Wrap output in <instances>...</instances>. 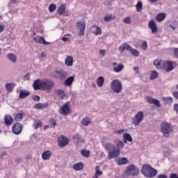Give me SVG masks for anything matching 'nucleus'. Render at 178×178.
<instances>
[{
	"instance_id": "f257e3e1",
	"label": "nucleus",
	"mask_w": 178,
	"mask_h": 178,
	"mask_svg": "<svg viewBox=\"0 0 178 178\" xmlns=\"http://www.w3.org/2000/svg\"><path fill=\"white\" fill-rule=\"evenodd\" d=\"M115 144L117 146L112 143H106L105 145V148L108 152V159H112V158H118L120 154V148L124 147V144L122 140H115Z\"/></svg>"
},
{
	"instance_id": "f03ea898",
	"label": "nucleus",
	"mask_w": 178,
	"mask_h": 178,
	"mask_svg": "<svg viewBox=\"0 0 178 178\" xmlns=\"http://www.w3.org/2000/svg\"><path fill=\"white\" fill-rule=\"evenodd\" d=\"M142 173L146 177H155L158 175V170L153 168L150 165L144 164L142 168Z\"/></svg>"
},
{
	"instance_id": "7ed1b4c3",
	"label": "nucleus",
	"mask_w": 178,
	"mask_h": 178,
	"mask_svg": "<svg viewBox=\"0 0 178 178\" xmlns=\"http://www.w3.org/2000/svg\"><path fill=\"white\" fill-rule=\"evenodd\" d=\"M161 131L163 137H170V133L173 131V127L172 125L166 122H163L161 124Z\"/></svg>"
},
{
	"instance_id": "20e7f679",
	"label": "nucleus",
	"mask_w": 178,
	"mask_h": 178,
	"mask_svg": "<svg viewBox=\"0 0 178 178\" xmlns=\"http://www.w3.org/2000/svg\"><path fill=\"white\" fill-rule=\"evenodd\" d=\"M42 90L49 92L54 87H55V82L51 79H43L42 80Z\"/></svg>"
},
{
	"instance_id": "39448f33",
	"label": "nucleus",
	"mask_w": 178,
	"mask_h": 178,
	"mask_svg": "<svg viewBox=\"0 0 178 178\" xmlns=\"http://www.w3.org/2000/svg\"><path fill=\"white\" fill-rule=\"evenodd\" d=\"M111 87L112 91H113V92H115V94H119L123 88V86H122V82L118 79L113 80L111 82Z\"/></svg>"
},
{
	"instance_id": "423d86ee",
	"label": "nucleus",
	"mask_w": 178,
	"mask_h": 178,
	"mask_svg": "<svg viewBox=\"0 0 178 178\" xmlns=\"http://www.w3.org/2000/svg\"><path fill=\"white\" fill-rule=\"evenodd\" d=\"M140 170L136 165L131 164V165L127 168L125 170V174L127 176H138Z\"/></svg>"
},
{
	"instance_id": "0eeeda50",
	"label": "nucleus",
	"mask_w": 178,
	"mask_h": 178,
	"mask_svg": "<svg viewBox=\"0 0 178 178\" xmlns=\"http://www.w3.org/2000/svg\"><path fill=\"white\" fill-rule=\"evenodd\" d=\"M144 119V113L143 111H139L136 113V116L132 119V124L135 127L138 126Z\"/></svg>"
},
{
	"instance_id": "6e6552de",
	"label": "nucleus",
	"mask_w": 178,
	"mask_h": 178,
	"mask_svg": "<svg viewBox=\"0 0 178 178\" xmlns=\"http://www.w3.org/2000/svg\"><path fill=\"white\" fill-rule=\"evenodd\" d=\"M58 113L62 115V116H67L70 113V106H69V103H65L60 107L58 110Z\"/></svg>"
},
{
	"instance_id": "1a4fd4ad",
	"label": "nucleus",
	"mask_w": 178,
	"mask_h": 178,
	"mask_svg": "<svg viewBox=\"0 0 178 178\" xmlns=\"http://www.w3.org/2000/svg\"><path fill=\"white\" fill-rule=\"evenodd\" d=\"M58 145L59 147H61L62 148L66 147V145H67V144H69V139H67V138L61 136L58 138Z\"/></svg>"
},
{
	"instance_id": "9d476101",
	"label": "nucleus",
	"mask_w": 178,
	"mask_h": 178,
	"mask_svg": "<svg viewBox=\"0 0 178 178\" xmlns=\"http://www.w3.org/2000/svg\"><path fill=\"white\" fill-rule=\"evenodd\" d=\"M77 29L79 30V35H84V31L86 30V23L81 21L76 23Z\"/></svg>"
},
{
	"instance_id": "9b49d317",
	"label": "nucleus",
	"mask_w": 178,
	"mask_h": 178,
	"mask_svg": "<svg viewBox=\"0 0 178 178\" xmlns=\"http://www.w3.org/2000/svg\"><path fill=\"white\" fill-rule=\"evenodd\" d=\"M163 69L165 70V72H172L173 70V64L170 61H162Z\"/></svg>"
},
{
	"instance_id": "f8f14e48",
	"label": "nucleus",
	"mask_w": 178,
	"mask_h": 178,
	"mask_svg": "<svg viewBox=\"0 0 178 178\" xmlns=\"http://www.w3.org/2000/svg\"><path fill=\"white\" fill-rule=\"evenodd\" d=\"M12 131L14 134L19 135L22 133V125L20 123L17 122L13 124Z\"/></svg>"
},
{
	"instance_id": "ddd939ff",
	"label": "nucleus",
	"mask_w": 178,
	"mask_h": 178,
	"mask_svg": "<svg viewBox=\"0 0 178 178\" xmlns=\"http://www.w3.org/2000/svg\"><path fill=\"white\" fill-rule=\"evenodd\" d=\"M148 27L152 31V34H155L156 31H158V26L156 25V22L154 20H150L148 23Z\"/></svg>"
},
{
	"instance_id": "4468645a",
	"label": "nucleus",
	"mask_w": 178,
	"mask_h": 178,
	"mask_svg": "<svg viewBox=\"0 0 178 178\" xmlns=\"http://www.w3.org/2000/svg\"><path fill=\"white\" fill-rule=\"evenodd\" d=\"M146 101L148 104H152L158 108L161 107V102H159V100L156 99H154L152 97H146Z\"/></svg>"
},
{
	"instance_id": "2eb2a0df",
	"label": "nucleus",
	"mask_w": 178,
	"mask_h": 178,
	"mask_svg": "<svg viewBox=\"0 0 178 178\" xmlns=\"http://www.w3.org/2000/svg\"><path fill=\"white\" fill-rule=\"evenodd\" d=\"M113 67L115 73H120V72H122L123 69H124V65H123V64L118 65V63H113Z\"/></svg>"
},
{
	"instance_id": "dca6fc26",
	"label": "nucleus",
	"mask_w": 178,
	"mask_h": 178,
	"mask_svg": "<svg viewBox=\"0 0 178 178\" xmlns=\"http://www.w3.org/2000/svg\"><path fill=\"white\" fill-rule=\"evenodd\" d=\"M92 33L95 34V35H99L102 34V29L101 27L97 26V25H92L91 26Z\"/></svg>"
},
{
	"instance_id": "f3484780",
	"label": "nucleus",
	"mask_w": 178,
	"mask_h": 178,
	"mask_svg": "<svg viewBox=\"0 0 178 178\" xmlns=\"http://www.w3.org/2000/svg\"><path fill=\"white\" fill-rule=\"evenodd\" d=\"M42 81L40 80V79H36L34 81L33 83V89L37 90H42Z\"/></svg>"
},
{
	"instance_id": "a211bd4d",
	"label": "nucleus",
	"mask_w": 178,
	"mask_h": 178,
	"mask_svg": "<svg viewBox=\"0 0 178 178\" xmlns=\"http://www.w3.org/2000/svg\"><path fill=\"white\" fill-rule=\"evenodd\" d=\"M34 41L38 44H43V45H49V42L45 41V39L41 36H36L34 38Z\"/></svg>"
},
{
	"instance_id": "6ab92c4d",
	"label": "nucleus",
	"mask_w": 178,
	"mask_h": 178,
	"mask_svg": "<svg viewBox=\"0 0 178 178\" xmlns=\"http://www.w3.org/2000/svg\"><path fill=\"white\" fill-rule=\"evenodd\" d=\"M55 93L56 94V95H58V97H60V98L61 99H65V98H66V97H67L66 95V92L65 90H63V89L56 90Z\"/></svg>"
},
{
	"instance_id": "aec40b11",
	"label": "nucleus",
	"mask_w": 178,
	"mask_h": 178,
	"mask_svg": "<svg viewBox=\"0 0 178 178\" xmlns=\"http://www.w3.org/2000/svg\"><path fill=\"white\" fill-rule=\"evenodd\" d=\"M15 87H16V83H7L5 85V88L8 92H12Z\"/></svg>"
},
{
	"instance_id": "412c9836",
	"label": "nucleus",
	"mask_w": 178,
	"mask_h": 178,
	"mask_svg": "<svg viewBox=\"0 0 178 178\" xmlns=\"http://www.w3.org/2000/svg\"><path fill=\"white\" fill-rule=\"evenodd\" d=\"M126 49L127 51H130V49H131V47L127 44V43H124L118 48V51H120V52H124Z\"/></svg>"
},
{
	"instance_id": "4be33fe9",
	"label": "nucleus",
	"mask_w": 178,
	"mask_h": 178,
	"mask_svg": "<svg viewBox=\"0 0 178 178\" xmlns=\"http://www.w3.org/2000/svg\"><path fill=\"white\" fill-rule=\"evenodd\" d=\"M52 155V152L47 150L46 152H44L42 154V158L44 159V161H48L51 158Z\"/></svg>"
},
{
	"instance_id": "5701e85b",
	"label": "nucleus",
	"mask_w": 178,
	"mask_h": 178,
	"mask_svg": "<svg viewBox=\"0 0 178 178\" xmlns=\"http://www.w3.org/2000/svg\"><path fill=\"white\" fill-rule=\"evenodd\" d=\"M4 123H6L7 126H11V124L13 123V118L12 116L6 115L4 118Z\"/></svg>"
},
{
	"instance_id": "b1692460",
	"label": "nucleus",
	"mask_w": 178,
	"mask_h": 178,
	"mask_svg": "<svg viewBox=\"0 0 178 178\" xmlns=\"http://www.w3.org/2000/svg\"><path fill=\"white\" fill-rule=\"evenodd\" d=\"M118 165H126L129 162V160L126 157L118 158L116 159Z\"/></svg>"
},
{
	"instance_id": "393cba45",
	"label": "nucleus",
	"mask_w": 178,
	"mask_h": 178,
	"mask_svg": "<svg viewBox=\"0 0 178 178\" xmlns=\"http://www.w3.org/2000/svg\"><path fill=\"white\" fill-rule=\"evenodd\" d=\"M56 74L59 76V78L61 80H65L67 77V72L60 70V71H56Z\"/></svg>"
},
{
	"instance_id": "a878e982",
	"label": "nucleus",
	"mask_w": 178,
	"mask_h": 178,
	"mask_svg": "<svg viewBox=\"0 0 178 178\" xmlns=\"http://www.w3.org/2000/svg\"><path fill=\"white\" fill-rule=\"evenodd\" d=\"M165 18H166V14L161 13L156 15V20H157V22L161 23V22H163V20H165Z\"/></svg>"
},
{
	"instance_id": "bb28decb",
	"label": "nucleus",
	"mask_w": 178,
	"mask_h": 178,
	"mask_svg": "<svg viewBox=\"0 0 178 178\" xmlns=\"http://www.w3.org/2000/svg\"><path fill=\"white\" fill-rule=\"evenodd\" d=\"M123 140L124 144H127V141L131 143V141H133V138H131V136H130L129 134L125 133L123 134Z\"/></svg>"
},
{
	"instance_id": "cd10ccee",
	"label": "nucleus",
	"mask_w": 178,
	"mask_h": 178,
	"mask_svg": "<svg viewBox=\"0 0 178 178\" xmlns=\"http://www.w3.org/2000/svg\"><path fill=\"white\" fill-rule=\"evenodd\" d=\"M90 123H91V119H90V118L88 117H86L82 119V120L81 121V124H82V126H89Z\"/></svg>"
},
{
	"instance_id": "c85d7f7f",
	"label": "nucleus",
	"mask_w": 178,
	"mask_h": 178,
	"mask_svg": "<svg viewBox=\"0 0 178 178\" xmlns=\"http://www.w3.org/2000/svg\"><path fill=\"white\" fill-rule=\"evenodd\" d=\"M65 64L68 67L73 66V57L70 56H67L65 58Z\"/></svg>"
},
{
	"instance_id": "c756f323",
	"label": "nucleus",
	"mask_w": 178,
	"mask_h": 178,
	"mask_svg": "<svg viewBox=\"0 0 178 178\" xmlns=\"http://www.w3.org/2000/svg\"><path fill=\"white\" fill-rule=\"evenodd\" d=\"M48 106L47 103H38L34 106L35 109H45Z\"/></svg>"
},
{
	"instance_id": "7c9ffc66",
	"label": "nucleus",
	"mask_w": 178,
	"mask_h": 178,
	"mask_svg": "<svg viewBox=\"0 0 178 178\" xmlns=\"http://www.w3.org/2000/svg\"><path fill=\"white\" fill-rule=\"evenodd\" d=\"M83 168H84V164H83V163L81 162L77 163L74 164L73 166V169H74V170H83Z\"/></svg>"
},
{
	"instance_id": "2f4dec72",
	"label": "nucleus",
	"mask_w": 178,
	"mask_h": 178,
	"mask_svg": "<svg viewBox=\"0 0 178 178\" xmlns=\"http://www.w3.org/2000/svg\"><path fill=\"white\" fill-rule=\"evenodd\" d=\"M7 58H8L9 60L13 62V63H16V60H17V57L13 54H8Z\"/></svg>"
},
{
	"instance_id": "473e14b6",
	"label": "nucleus",
	"mask_w": 178,
	"mask_h": 178,
	"mask_svg": "<svg viewBox=\"0 0 178 178\" xmlns=\"http://www.w3.org/2000/svg\"><path fill=\"white\" fill-rule=\"evenodd\" d=\"M65 10H66V5L62 4L58 7L57 13H58V15H63V13H65Z\"/></svg>"
},
{
	"instance_id": "72a5a7b5",
	"label": "nucleus",
	"mask_w": 178,
	"mask_h": 178,
	"mask_svg": "<svg viewBox=\"0 0 178 178\" xmlns=\"http://www.w3.org/2000/svg\"><path fill=\"white\" fill-rule=\"evenodd\" d=\"M23 119V114L22 113H15L14 114V120L15 122H22Z\"/></svg>"
},
{
	"instance_id": "f704fd0d",
	"label": "nucleus",
	"mask_w": 178,
	"mask_h": 178,
	"mask_svg": "<svg viewBox=\"0 0 178 178\" xmlns=\"http://www.w3.org/2000/svg\"><path fill=\"white\" fill-rule=\"evenodd\" d=\"M74 81V76H70L65 81V86H72Z\"/></svg>"
},
{
	"instance_id": "c9c22d12",
	"label": "nucleus",
	"mask_w": 178,
	"mask_h": 178,
	"mask_svg": "<svg viewBox=\"0 0 178 178\" xmlns=\"http://www.w3.org/2000/svg\"><path fill=\"white\" fill-rule=\"evenodd\" d=\"M104 83H105V79L103 76H99L97 79V84L98 87H102V86H104Z\"/></svg>"
},
{
	"instance_id": "e433bc0d",
	"label": "nucleus",
	"mask_w": 178,
	"mask_h": 178,
	"mask_svg": "<svg viewBox=\"0 0 178 178\" xmlns=\"http://www.w3.org/2000/svg\"><path fill=\"white\" fill-rule=\"evenodd\" d=\"M29 95H30L29 90H21L19 92V98H26V97H29Z\"/></svg>"
},
{
	"instance_id": "4c0bfd02",
	"label": "nucleus",
	"mask_w": 178,
	"mask_h": 178,
	"mask_svg": "<svg viewBox=\"0 0 178 178\" xmlns=\"http://www.w3.org/2000/svg\"><path fill=\"white\" fill-rule=\"evenodd\" d=\"M129 51H130L133 56L137 57L140 56V51H138V50L136 49H133L132 47H131V49H129Z\"/></svg>"
},
{
	"instance_id": "58836bf2",
	"label": "nucleus",
	"mask_w": 178,
	"mask_h": 178,
	"mask_svg": "<svg viewBox=\"0 0 178 178\" xmlns=\"http://www.w3.org/2000/svg\"><path fill=\"white\" fill-rule=\"evenodd\" d=\"M162 99L165 104H172L173 102V98L172 97H163Z\"/></svg>"
},
{
	"instance_id": "ea45409f",
	"label": "nucleus",
	"mask_w": 178,
	"mask_h": 178,
	"mask_svg": "<svg viewBox=\"0 0 178 178\" xmlns=\"http://www.w3.org/2000/svg\"><path fill=\"white\" fill-rule=\"evenodd\" d=\"M154 65L155 66V67H156L157 69H163V65H162V61H159L158 60H155L154 62Z\"/></svg>"
},
{
	"instance_id": "a19ab883",
	"label": "nucleus",
	"mask_w": 178,
	"mask_h": 178,
	"mask_svg": "<svg viewBox=\"0 0 178 178\" xmlns=\"http://www.w3.org/2000/svg\"><path fill=\"white\" fill-rule=\"evenodd\" d=\"M73 139H74V143H75L76 144H79L81 140V136L79 134H76L75 136H73Z\"/></svg>"
},
{
	"instance_id": "79ce46f5",
	"label": "nucleus",
	"mask_w": 178,
	"mask_h": 178,
	"mask_svg": "<svg viewBox=\"0 0 178 178\" xmlns=\"http://www.w3.org/2000/svg\"><path fill=\"white\" fill-rule=\"evenodd\" d=\"M115 16L113 15H106L104 17V20L105 22H111V20H113V19H115Z\"/></svg>"
},
{
	"instance_id": "37998d69",
	"label": "nucleus",
	"mask_w": 178,
	"mask_h": 178,
	"mask_svg": "<svg viewBox=\"0 0 178 178\" xmlns=\"http://www.w3.org/2000/svg\"><path fill=\"white\" fill-rule=\"evenodd\" d=\"M81 155L84 156L85 158H88L90 156V151L86 150V149H82L81 151Z\"/></svg>"
},
{
	"instance_id": "c03bdc74",
	"label": "nucleus",
	"mask_w": 178,
	"mask_h": 178,
	"mask_svg": "<svg viewBox=\"0 0 178 178\" xmlns=\"http://www.w3.org/2000/svg\"><path fill=\"white\" fill-rule=\"evenodd\" d=\"M155 79H158V72L152 71L150 74V80H155Z\"/></svg>"
},
{
	"instance_id": "a18cd8bd",
	"label": "nucleus",
	"mask_w": 178,
	"mask_h": 178,
	"mask_svg": "<svg viewBox=\"0 0 178 178\" xmlns=\"http://www.w3.org/2000/svg\"><path fill=\"white\" fill-rule=\"evenodd\" d=\"M136 6L137 12H141L143 10V2L138 1Z\"/></svg>"
},
{
	"instance_id": "49530a36",
	"label": "nucleus",
	"mask_w": 178,
	"mask_h": 178,
	"mask_svg": "<svg viewBox=\"0 0 178 178\" xmlns=\"http://www.w3.org/2000/svg\"><path fill=\"white\" fill-rule=\"evenodd\" d=\"M33 127L35 130H37V129H40V127H41V126H42V124L41 123V121H38L36 122H35L33 124Z\"/></svg>"
},
{
	"instance_id": "de8ad7c7",
	"label": "nucleus",
	"mask_w": 178,
	"mask_h": 178,
	"mask_svg": "<svg viewBox=\"0 0 178 178\" xmlns=\"http://www.w3.org/2000/svg\"><path fill=\"white\" fill-rule=\"evenodd\" d=\"M123 22L125 23V24H131V18L130 17H127L124 18Z\"/></svg>"
},
{
	"instance_id": "09e8293b",
	"label": "nucleus",
	"mask_w": 178,
	"mask_h": 178,
	"mask_svg": "<svg viewBox=\"0 0 178 178\" xmlns=\"http://www.w3.org/2000/svg\"><path fill=\"white\" fill-rule=\"evenodd\" d=\"M71 35L70 34L65 35L64 37L62 38V41L64 42H70V39L69 38H67L66 36Z\"/></svg>"
},
{
	"instance_id": "8fccbe9b",
	"label": "nucleus",
	"mask_w": 178,
	"mask_h": 178,
	"mask_svg": "<svg viewBox=\"0 0 178 178\" xmlns=\"http://www.w3.org/2000/svg\"><path fill=\"white\" fill-rule=\"evenodd\" d=\"M56 9V5H55V4H51L49 6V12H54Z\"/></svg>"
},
{
	"instance_id": "3c124183",
	"label": "nucleus",
	"mask_w": 178,
	"mask_h": 178,
	"mask_svg": "<svg viewBox=\"0 0 178 178\" xmlns=\"http://www.w3.org/2000/svg\"><path fill=\"white\" fill-rule=\"evenodd\" d=\"M49 124L51 127H55V126H56V121H55L54 119H51L49 120Z\"/></svg>"
},
{
	"instance_id": "603ef678",
	"label": "nucleus",
	"mask_w": 178,
	"mask_h": 178,
	"mask_svg": "<svg viewBox=\"0 0 178 178\" xmlns=\"http://www.w3.org/2000/svg\"><path fill=\"white\" fill-rule=\"evenodd\" d=\"M106 54V50L105 49H102V50H99V55L100 56H105Z\"/></svg>"
},
{
	"instance_id": "864d4df0",
	"label": "nucleus",
	"mask_w": 178,
	"mask_h": 178,
	"mask_svg": "<svg viewBox=\"0 0 178 178\" xmlns=\"http://www.w3.org/2000/svg\"><path fill=\"white\" fill-rule=\"evenodd\" d=\"M147 44L146 41L143 42L142 45H141V49H147Z\"/></svg>"
},
{
	"instance_id": "5fc2aeb1",
	"label": "nucleus",
	"mask_w": 178,
	"mask_h": 178,
	"mask_svg": "<svg viewBox=\"0 0 178 178\" xmlns=\"http://www.w3.org/2000/svg\"><path fill=\"white\" fill-rule=\"evenodd\" d=\"M24 80L25 81H27V80H30V74H26L24 76Z\"/></svg>"
},
{
	"instance_id": "6e6d98bb",
	"label": "nucleus",
	"mask_w": 178,
	"mask_h": 178,
	"mask_svg": "<svg viewBox=\"0 0 178 178\" xmlns=\"http://www.w3.org/2000/svg\"><path fill=\"white\" fill-rule=\"evenodd\" d=\"M5 30V24H0V33Z\"/></svg>"
},
{
	"instance_id": "4d7b16f0",
	"label": "nucleus",
	"mask_w": 178,
	"mask_h": 178,
	"mask_svg": "<svg viewBox=\"0 0 178 178\" xmlns=\"http://www.w3.org/2000/svg\"><path fill=\"white\" fill-rule=\"evenodd\" d=\"M33 101L38 102V101H40V96L35 95V96L33 97Z\"/></svg>"
},
{
	"instance_id": "13d9d810",
	"label": "nucleus",
	"mask_w": 178,
	"mask_h": 178,
	"mask_svg": "<svg viewBox=\"0 0 178 178\" xmlns=\"http://www.w3.org/2000/svg\"><path fill=\"white\" fill-rule=\"evenodd\" d=\"M172 95H173L174 97L176 98V99H178V91L173 92Z\"/></svg>"
},
{
	"instance_id": "bf43d9fd",
	"label": "nucleus",
	"mask_w": 178,
	"mask_h": 178,
	"mask_svg": "<svg viewBox=\"0 0 178 178\" xmlns=\"http://www.w3.org/2000/svg\"><path fill=\"white\" fill-rule=\"evenodd\" d=\"M175 111H176L177 113L178 114V104L176 103L173 106Z\"/></svg>"
},
{
	"instance_id": "052dcab7",
	"label": "nucleus",
	"mask_w": 178,
	"mask_h": 178,
	"mask_svg": "<svg viewBox=\"0 0 178 178\" xmlns=\"http://www.w3.org/2000/svg\"><path fill=\"white\" fill-rule=\"evenodd\" d=\"M174 55L176 58H178V48L174 49Z\"/></svg>"
},
{
	"instance_id": "680f3d73",
	"label": "nucleus",
	"mask_w": 178,
	"mask_h": 178,
	"mask_svg": "<svg viewBox=\"0 0 178 178\" xmlns=\"http://www.w3.org/2000/svg\"><path fill=\"white\" fill-rule=\"evenodd\" d=\"M169 155H170L169 152H163V156H165V158H168V156H169Z\"/></svg>"
},
{
	"instance_id": "e2e57ef3",
	"label": "nucleus",
	"mask_w": 178,
	"mask_h": 178,
	"mask_svg": "<svg viewBox=\"0 0 178 178\" xmlns=\"http://www.w3.org/2000/svg\"><path fill=\"white\" fill-rule=\"evenodd\" d=\"M22 161H23V159H22V158H17V159H16L17 163H22Z\"/></svg>"
},
{
	"instance_id": "0e129e2a",
	"label": "nucleus",
	"mask_w": 178,
	"mask_h": 178,
	"mask_svg": "<svg viewBox=\"0 0 178 178\" xmlns=\"http://www.w3.org/2000/svg\"><path fill=\"white\" fill-rule=\"evenodd\" d=\"M157 178H168V177L165 175H159L157 176Z\"/></svg>"
},
{
	"instance_id": "69168bd1",
	"label": "nucleus",
	"mask_w": 178,
	"mask_h": 178,
	"mask_svg": "<svg viewBox=\"0 0 178 178\" xmlns=\"http://www.w3.org/2000/svg\"><path fill=\"white\" fill-rule=\"evenodd\" d=\"M124 133V129H121L117 131V134H123Z\"/></svg>"
},
{
	"instance_id": "338daca9",
	"label": "nucleus",
	"mask_w": 178,
	"mask_h": 178,
	"mask_svg": "<svg viewBox=\"0 0 178 178\" xmlns=\"http://www.w3.org/2000/svg\"><path fill=\"white\" fill-rule=\"evenodd\" d=\"M134 72H136V74H138V67H134Z\"/></svg>"
},
{
	"instance_id": "774afa93",
	"label": "nucleus",
	"mask_w": 178,
	"mask_h": 178,
	"mask_svg": "<svg viewBox=\"0 0 178 178\" xmlns=\"http://www.w3.org/2000/svg\"><path fill=\"white\" fill-rule=\"evenodd\" d=\"M170 178H178V177H177V175L176 174H172Z\"/></svg>"
}]
</instances>
